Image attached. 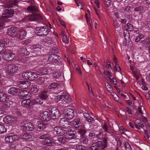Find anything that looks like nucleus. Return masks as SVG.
Here are the masks:
<instances>
[{
  "label": "nucleus",
  "instance_id": "obj_1",
  "mask_svg": "<svg viewBox=\"0 0 150 150\" xmlns=\"http://www.w3.org/2000/svg\"><path fill=\"white\" fill-rule=\"evenodd\" d=\"M38 74L35 72L32 71L24 72L22 76L25 79L32 81L36 79L38 77Z\"/></svg>",
  "mask_w": 150,
  "mask_h": 150
},
{
  "label": "nucleus",
  "instance_id": "obj_2",
  "mask_svg": "<svg viewBox=\"0 0 150 150\" xmlns=\"http://www.w3.org/2000/svg\"><path fill=\"white\" fill-rule=\"evenodd\" d=\"M36 32L39 36H43L47 35L50 32V30L46 26L40 27L36 28Z\"/></svg>",
  "mask_w": 150,
  "mask_h": 150
},
{
  "label": "nucleus",
  "instance_id": "obj_3",
  "mask_svg": "<svg viewBox=\"0 0 150 150\" xmlns=\"http://www.w3.org/2000/svg\"><path fill=\"white\" fill-rule=\"evenodd\" d=\"M2 53V55L4 58V60L6 61H10L13 59L15 57L14 53L9 50H6Z\"/></svg>",
  "mask_w": 150,
  "mask_h": 150
},
{
  "label": "nucleus",
  "instance_id": "obj_4",
  "mask_svg": "<svg viewBox=\"0 0 150 150\" xmlns=\"http://www.w3.org/2000/svg\"><path fill=\"white\" fill-rule=\"evenodd\" d=\"M25 18L27 20L30 21H37L41 20L42 19V17L39 14L33 13L29 14Z\"/></svg>",
  "mask_w": 150,
  "mask_h": 150
},
{
  "label": "nucleus",
  "instance_id": "obj_5",
  "mask_svg": "<svg viewBox=\"0 0 150 150\" xmlns=\"http://www.w3.org/2000/svg\"><path fill=\"white\" fill-rule=\"evenodd\" d=\"M23 129L27 131H32L35 129L34 125L30 122L27 121H23L22 123Z\"/></svg>",
  "mask_w": 150,
  "mask_h": 150
},
{
  "label": "nucleus",
  "instance_id": "obj_6",
  "mask_svg": "<svg viewBox=\"0 0 150 150\" xmlns=\"http://www.w3.org/2000/svg\"><path fill=\"white\" fill-rule=\"evenodd\" d=\"M49 110L51 113V118L53 119H56L60 116L59 111L55 108H49Z\"/></svg>",
  "mask_w": 150,
  "mask_h": 150
},
{
  "label": "nucleus",
  "instance_id": "obj_7",
  "mask_svg": "<svg viewBox=\"0 0 150 150\" xmlns=\"http://www.w3.org/2000/svg\"><path fill=\"white\" fill-rule=\"evenodd\" d=\"M56 57L54 59L52 64L57 66L58 68L63 69L64 68V64L62 59L58 55H56Z\"/></svg>",
  "mask_w": 150,
  "mask_h": 150
},
{
  "label": "nucleus",
  "instance_id": "obj_8",
  "mask_svg": "<svg viewBox=\"0 0 150 150\" xmlns=\"http://www.w3.org/2000/svg\"><path fill=\"white\" fill-rule=\"evenodd\" d=\"M74 112L73 110L71 109H65L63 111V114L64 116L66 117L69 120H71L74 116Z\"/></svg>",
  "mask_w": 150,
  "mask_h": 150
},
{
  "label": "nucleus",
  "instance_id": "obj_9",
  "mask_svg": "<svg viewBox=\"0 0 150 150\" xmlns=\"http://www.w3.org/2000/svg\"><path fill=\"white\" fill-rule=\"evenodd\" d=\"M13 13V10L7 6V8L4 10L2 14L3 17L8 18L12 17Z\"/></svg>",
  "mask_w": 150,
  "mask_h": 150
},
{
  "label": "nucleus",
  "instance_id": "obj_10",
  "mask_svg": "<svg viewBox=\"0 0 150 150\" xmlns=\"http://www.w3.org/2000/svg\"><path fill=\"white\" fill-rule=\"evenodd\" d=\"M59 125L64 128L67 129L71 127L70 122L65 118L60 119L59 122Z\"/></svg>",
  "mask_w": 150,
  "mask_h": 150
},
{
  "label": "nucleus",
  "instance_id": "obj_11",
  "mask_svg": "<svg viewBox=\"0 0 150 150\" xmlns=\"http://www.w3.org/2000/svg\"><path fill=\"white\" fill-rule=\"evenodd\" d=\"M27 34V32L24 30L17 31L14 35V37L18 39L22 40L23 39Z\"/></svg>",
  "mask_w": 150,
  "mask_h": 150
},
{
  "label": "nucleus",
  "instance_id": "obj_12",
  "mask_svg": "<svg viewBox=\"0 0 150 150\" xmlns=\"http://www.w3.org/2000/svg\"><path fill=\"white\" fill-rule=\"evenodd\" d=\"M59 85L58 83L54 82L51 83L48 87V89L50 91L56 93L59 89Z\"/></svg>",
  "mask_w": 150,
  "mask_h": 150
},
{
  "label": "nucleus",
  "instance_id": "obj_13",
  "mask_svg": "<svg viewBox=\"0 0 150 150\" xmlns=\"http://www.w3.org/2000/svg\"><path fill=\"white\" fill-rule=\"evenodd\" d=\"M41 120L46 122L48 121L51 118L50 113L47 111H44L41 114Z\"/></svg>",
  "mask_w": 150,
  "mask_h": 150
},
{
  "label": "nucleus",
  "instance_id": "obj_14",
  "mask_svg": "<svg viewBox=\"0 0 150 150\" xmlns=\"http://www.w3.org/2000/svg\"><path fill=\"white\" fill-rule=\"evenodd\" d=\"M19 96L20 98L23 99H29L30 98L31 93L28 91H23L20 92Z\"/></svg>",
  "mask_w": 150,
  "mask_h": 150
},
{
  "label": "nucleus",
  "instance_id": "obj_15",
  "mask_svg": "<svg viewBox=\"0 0 150 150\" xmlns=\"http://www.w3.org/2000/svg\"><path fill=\"white\" fill-rule=\"evenodd\" d=\"M18 30V28L16 27H12L8 29L7 31V34L12 37H14V35Z\"/></svg>",
  "mask_w": 150,
  "mask_h": 150
},
{
  "label": "nucleus",
  "instance_id": "obj_16",
  "mask_svg": "<svg viewBox=\"0 0 150 150\" xmlns=\"http://www.w3.org/2000/svg\"><path fill=\"white\" fill-rule=\"evenodd\" d=\"M60 35L63 36L62 41L64 44L63 45L64 46V45L69 42V36H67L66 32L64 30L62 31Z\"/></svg>",
  "mask_w": 150,
  "mask_h": 150
},
{
  "label": "nucleus",
  "instance_id": "obj_17",
  "mask_svg": "<svg viewBox=\"0 0 150 150\" xmlns=\"http://www.w3.org/2000/svg\"><path fill=\"white\" fill-rule=\"evenodd\" d=\"M18 83L19 87L24 89L28 88L31 84V83L28 81H19Z\"/></svg>",
  "mask_w": 150,
  "mask_h": 150
},
{
  "label": "nucleus",
  "instance_id": "obj_18",
  "mask_svg": "<svg viewBox=\"0 0 150 150\" xmlns=\"http://www.w3.org/2000/svg\"><path fill=\"white\" fill-rule=\"evenodd\" d=\"M61 96L62 99H62L63 102H65L66 103H68L71 101V99L67 93L64 92L62 93Z\"/></svg>",
  "mask_w": 150,
  "mask_h": 150
},
{
  "label": "nucleus",
  "instance_id": "obj_19",
  "mask_svg": "<svg viewBox=\"0 0 150 150\" xmlns=\"http://www.w3.org/2000/svg\"><path fill=\"white\" fill-rule=\"evenodd\" d=\"M38 72L42 75L48 74V71L47 69L45 67L38 66L37 67Z\"/></svg>",
  "mask_w": 150,
  "mask_h": 150
},
{
  "label": "nucleus",
  "instance_id": "obj_20",
  "mask_svg": "<svg viewBox=\"0 0 150 150\" xmlns=\"http://www.w3.org/2000/svg\"><path fill=\"white\" fill-rule=\"evenodd\" d=\"M102 146V142L98 141L92 144L91 147V150H98Z\"/></svg>",
  "mask_w": 150,
  "mask_h": 150
},
{
  "label": "nucleus",
  "instance_id": "obj_21",
  "mask_svg": "<svg viewBox=\"0 0 150 150\" xmlns=\"http://www.w3.org/2000/svg\"><path fill=\"white\" fill-rule=\"evenodd\" d=\"M7 5L8 8L13 7L14 6H17L18 3V0H7Z\"/></svg>",
  "mask_w": 150,
  "mask_h": 150
},
{
  "label": "nucleus",
  "instance_id": "obj_22",
  "mask_svg": "<svg viewBox=\"0 0 150 150\" xmlns=\"http://www.w3.org/2000/svg\"><path fill=\"white\" fill-rule=\"evenodd\" d=\"M20 92V89L14 87L11 88L8 91V93L11 95H15L17 93H19Z\"/></svg>",
  "mask_w": 150,
  "mask_h": 150
},
{
  "label": "nucleus",
  "instance_id": "obj_23",
  "mask_svg": "<svg viewBox=\"0 0 150 150\" xmlns=\"http://www.w3.org/2000/svg\"><path fill=\"white\" fill-rule=\"evenodd\" d=\"M76 132L74 130H70L67 132V137L70 139H74L76 138L77 135H76Z\"/></svg>",
  "mask_w": 150,
  "mask_h": 150
},
{
  "label": "nucleus",
  "instance_id": "obj_24",
  "mask_svg": "<svg viewBox=\"0 0 150 150\" xmlns=\"http://www.w3.org/2000/svg\"><path fill=\"white\" fill-rule=\"evenodd\" d=\"M14 121V118L12 116H6L3 119V121L5 123H11Z\"/></svg>",
  "mask_w": 150,
  "mask_h": 150
},
{
  "label": "nucleus",
  "instance_id": "obj_25",
  "mask_svg": "<svg viewBox=\"0 0 150 150\" xmlns=\"http://www.w3.org/2000/svg\"><path fill=\"white\" fill-rule=\"evenodd\" d=\"M23 106L28 107H31L33 105L32 100H24L22 101L21 102Z\"/></svg>",
  "mask_w": 150,
  "mask_h": 150
},
{
  "label": "nucleus",
  "instance_id": "obj_26",
  "mask_svg": "<svg viewBox=\"0 0 150 150\" xmlns=\"http://www.w3.org/2000/svg\"><path fill=\"white\" fill-rule=\"evenodd\" d=\"M33 105L36 104H41L43 103V99L40 97L36 98L32 100Z\"/></svg>",
  "mask_w": 150,
  "mask_h": 150
},
{
  "label": "nucleus",
  "instance_id": "obj_27",
  "mask_svg": "<svg viewBox=\"0 0 150 150\" xmlns=\"http://www.w3.org/2000/svg\"><path fill=\"white\" fill-rule=\"evenodd\" d=\"M81 124L80 119L79 118L75 119L73 122V125L74 127L76 128L80 127Z\"/></svg>",
  "mask_w": 150,
  "mask_h": 150
},
{
  "label": "nucleus",
  "instance_id": "obj_28",
  "mask_svg": "<svg viewBox=\"0 0 150 150\" xmlns=\"http://www.w3.org/2000/svg\"><path fill=\"white\" fill-rule=\"evenodd\" d=\"M7 100H9V98H7L6 94L4 92H0V101L4 102Z\"/></svg>",
  "mask_w": 150,
  "mask_h": 150
},
{
  "label": "nucleus",
  "instance_id": "obj_29",
  "mask_svg": "<svg viewBox=\"0 0 150 150\" xmlns=\"http://www.w3.org/2000/svg\"><path fill=\"white\" fill-rule=\"evenodd\" d=\"M16 139L14 135H10L6 137L5 139V141L8 143H12L14 142Z\"/></svg>",
  "mask_w": 150,
  "mask_h": 150
},
{
  "label": "nucleus",
  "instance_id": "obj_30",
  "mask_svg": "<svg viewBox=\"0 0 150 150\" xmlns=\"http://www.w3.org/2000/svg\"><path fill=\"white\" fill-rule=\"evenodd\" d=\"M20 68V67L16 65H13L9 68L10 72L12 73L16 72Z\"/></svg>",
  "mask_w": 150,
  "mask_h": 150
},
{
  "label": "nucleus",
  "instance_id": "obj_31",
  "mask_svg": "<svg viewBox=\"0 0 150 150\" xmlns=\"http://www.w3.org/2000/svg\"><path fill=\"white\" fill-rule=\"evenodd\" d=\"M27 10L28 11L31 12H38L39 11L37 7L33 5L31 6H28L27 8Z\"/></svg>",
  "mask_w": 150,
  "mask_h": 150
},
{
  "label": "nucleus",
  "instance_id": "obj_32",
  "mask_svg": "<svg viewBox=\"0 0 150 150\" xmlns=\"http://www.w3.org/2000/svg\"><path fill=\"white\" fill-rule=\"evenodd\" d=\"M48 92L46 91H42L40 94V97L42 99H45L48 97Z\"/></svg>",
  "mask_w": 150,
  "mask_h": 150
},
{
  "label": "nucleus",
  "instance_id": "obj_33",
  "mask_svg": "<svg viewBox=\"0 0 150 150\" xmlns=\"http://www.w3.org/2000/svg\"><path fill=\"white\" fill-rule=\"evenodd\" d=\"M83 115L86 120L88 122H94V119L91 117L88 113L85 112L83 113Z\"/></svg>",
  "mask_w": 150,
  "mask_h": 150
},
{
  "label": "nucleus",
  "instance_id": "obj_34",
  "mask_svg": "<svg viewBox=\"0 0 150 150\" xmlns=\"http://www.w3.org/2000/svg\"><path fill=\"white\" fill-rule=\"evenodd\" d=\"M3 105V107L4 108H9L12 107V102L10 100H6Z\"/></svg>",
  "mask_w": 150,
  "mask_h": 150
},
{
  "label": "nucleus",
  "instance_id": "obj_35",
  "mask_svg": "<svg viewBox=\"0 0 150 150\" xmlns=\"http://www.w3.org/2000/svg\"><path fill=\"white\" fill-rule=\"evenodd\" d=\"M57 55L52 54H50L48 58L47 62L50 63L52 64Z\"/></svg>",
  "mask_w": 150,
  "mask_h": 150
},
{
  "label": "nucleus",
  "instance_id": "obj_36",
  "mask_svg": "<svg viewBox=\"0 0 150 150\" xmlns=\"http://www.w3.org/2000/svg\"><path fill=\"white\" fill-rule=\"evenodd\" d=\"M20 51V54L23 56L28 55L30 54V52L26 48H21Z\"/></svg>",
  "mask_w": 150,
  "mask_h": 150
},
{
  "label": "nucleus",
  "instance_id": "obj_37",
  "mask_svg": "<svg viewBox=\"0 0 150 150\" xmlns=\"http://www.w3.org/2000/svg\"><path fill=\"white\" fill-rule=\"evenodd\" d=\"M21 137L23 139H24L25 140H28L31 137V135L29 134L24 133L22 134L21 136Z\"/></svg>",
  "mask_w": 150,
  "mask_h": 150
},
{
  "label": "nucleus",
  "instance_id": "obj_38",
  "mask_svg": "<svg viewBox=\"0 0 150 150\" xmlns=\"http://www.w3.org/2000/svg\"><path fill=\"white\" fill-rule=\"evenodd\" d=\"M45 81V78L44 77H39L37 81L36 84L39 86H41L44 83Z\"/></svg>",
  "mask_w": 150,
  "mask_h": 150
},
{
  "label": "nucleus",
  "instance_id": "obj_39",
  "mask_svg": "<svg viewBox=\"0 0 150 150\" xmlns=\"http://www.w3.org/2000/svg\"><path fill=\"white\" fill-rule=\"evenodd\" d=\"M42 48V46L39 44H35L33 45V48L37 50L39 52H40Z\"/></svg>",
  "mask_w": 150,
  "mask_h": 150
},
{
  "label": "nucleus",
  "instance_id": "obj_40",
  "mask_svg": "<svg viewBox=\"0 0 150 150\" xmlns=\"http://www.w3.org/2000/svg\"><path fill=\"white\" fill-rule=\"evenodd\" d=\"M42 87V86H41L36 84L33 86L32 89L33 90V92L36 93L38 91L39 89L41 88Z\"/></svg>",
  "mask_w": 150,
  "mask_h": 150
},
{
  "label": "nucleus",
  "instance_id": "obj_41",
  "mask_svg": "<svg viewBox=\"0 0 150 150\" xmlns=\"http://www.w3.org/2000/svg\"><path fill=\"white\" fill-rule=\"evenodd\" d=\"M144 10V7L142 5L138 6L135 7L134 9V11L136 12H138L139 13L142 12Z\"/></svg>",
  "mask_w": 150,
  "mask_h": 150
},
{
  "label": "nucleus",
  "instance_id": "obj_42",
  "mask_svg": "<svg viewBox=\"0 0 150 150\" xmlns=\"http://www.w3.org/2000/svg\"><path fill=\"white\" fill-rule=\"evenodd\" d=\"M39 129L41 130H44L47 127V125L45 123L42 122L39 123L38 125Z\"/></svg>",
  "mask_w": 150,
  "mask_h": 150
},
{
  "label": "nucleus",
  "instance_id": "obj_43",
  "mask_svg": "<svg viewBox=\"0 0 150 150\" xmlns=\"http://www.w3.org/2000/svg\"><path fill=\"white\" fill-rule=\"evenodd\" d=\"M57 140L59 143H64L67 141V139L64 137H59L58 138Z\"/></svg>",
  "mask_w": 150,
  "mask_h": 150
},
{
  "label": "nucleus",
  "instance_id": "obj_44",
  "mask_svg": "<svg viewBox=\"0 0 150 150\" xmlns=\"http://www.w3.org/2000/svg\"><path fill=\"white\" fill-rule=\"evenodd\" d=\"M5 45L4 43L0 42V53L2 54L5 51L6 49L4 48Z\"/></svg>",
  "mask_w": 150,
  "mask_h": 150
},
{
  "label": "nucleus",
  "instance_id": "obj_45",
  "mask_svg": "<svg viewBox=\"0 0 150 150\" xmlns=\"http://www.w3.org/2000/svg\"><path fill=\"white\" fill-rule=\"evenodd\" d=\"M77 150H88V148L82 145H78L76 147Z\"/></svg>",
  "mask_w": 150,
  "mask_h": 150
},
{
  "label": "nucleus",
  "instance_id": "obj_46",
  "mask_svg": "<svg viewBox=\"0 0 150 150\" xmlns=\"http://www.w3.org/2000/svg\"><path fill=\"white\" fill-rule=\"evenodd\" d=\"M56 133L59 135L65 136V133L64 130L60 128Z\"/></svg>",
  "mask_w": 150,
  "mask_h": 150
},
{
  "label": "nucleus",
  "instance_id": "obj_47",
  "mask_svg": "<svg viewBox=\"0 0 150 150\" xmlns=\"http://www.w3.org/2000/svg\"><path fill=\"white\" fill-rule=\"evenodd\" d=\"M45 42L47 44L50 45L53 42L52 39L50 37L47 38L44 40Z\"/></svg>",
  "mask_w": 150,
  "mask_h": 150
},
{
  "label": "nucleus",
  "instance_id": "obj_48",
  "mask_svg": "<svg viewBox=\"0 0 150 150\" xmlns=\"http://www.w3.org/2000/svg\"><path fill=\"white\" fill-rule=\"evenodd\" d=\"M141 42L143 43L145 46H147L150 44V39L148 38L144 40H141Z\"/></svg>",
  "mask_w": 150,
  "mask_h": 150
},
{
  "label": "nucleus",
  "instance_id": "obj_49",
  "mask_svg": "<svg viewBox=\"0 0 150 150\" xmlns=\"http://www.w3.org/2000/svg\"><path fill=\"white\" fill-rule=\"evenodd\" d=\"M80 141L83 144H87L88 142V139L85 137H81Z\"/></svg>",
  "mask_w": 150,
  "mask_h": 150
},
{
  "label": "nucleus",
  "instance_id": "obj_50",
  "mask_svg": "<svg viewBox=\"0 0 150 150\" xmlns=\"http://www.w3.org/2000/svg\"><path fill=\"white\" fill-rule=\"evenodd\" d=\"M124 144L126 150H132L129 143L126 142H124Z\"/></svg>",
  "mask_w": 150,
  "mask_h": 150
},
{
  "label": "nucleus",
  "instance_id": "obj_51",
  "mask_svg": "<svg viewBox=\"0 0 150 150\" xmlns=\"http://www.w3.org/2000/svg\"><path fill=\"white\" fill-rule=\"evenodd\" d=\"M6 129L2 125L0 124V134H2L6 132Z\"/></svg>",
  "mask_w": 150,
  "mask_h": 150
},
{
  "label": "nucleus",
  "instance_id": "obj_52",
  "mask_svg": "<svg viewBox=\"0 0 150 150\" xmlns=\"http://www.w3.org/2000/svg\"><path fill=\"white\" fill-rule=\"evenodd\" d=\"M107 139L105 138L103 139V143H102V147L103 148H105L107 146Z\"/></svg>",
  "mask_w": 150,
  "mask_h": 150
},
{
  "label": "nucleus",
  "instance_id": "obj_53",
  "mask_svg": "<svg viewBox=\"0 0 150 150\" xmlns=\"http://www.w3.org/2000/svg\"><path fill=\"white\" fill-rule=\"evenodd\" d=\"M52 143L50 140L47 139L45 140L44 143L47 146H51Z\"/></svg>",
  "mask_w": 150,
  "mask_h": 150
},
{
  "label": "nucleus",
  "instance_id": "obj_54",
  "mask_svg": "<svg viewBox=\"0 0 150 150\" xmlns=\"http://www.w3.org/2000/svg\"><path fill=\"white\" fill-rule=\"evenodd\" d=\"M62 97L61 96V95H58L54 99L55 102L56 103L58 102L59 101H62Z\"/></svg>",
  "mask_w": 150,
  "mask_h": 150
},
{
  "label": "nucleus",
  "instance_id": "obj_55",
  "mask_svg": "<svg viewBox=\"0 0 150 150\" xmlns=\"http://www.w3.org/2000/svg\"><path fill=\"white\" fill-rule=\"evenodd\" d=\"M119 131L120 132L123 134H125V131H128V130L126 128H124L123 126H120L119 128Z\"/></svg>",
  "mask_w": 150,
  "mask_h": 150
},
{
  "label": "nucleus",
  "instance_id": "obj_56",
  "mask_svg": "<svg viewBox=\"0 0 150 150\" xmlns=\"http://www.w3.org/2000/svg\"><path fill=\"white\" fill-rule=\"evenodd\" d=\"M124 37L126 40L127 38H129V34L127 30L124 31L123 32Z\"/></svg>",
  "mask_w": 150,
  "mask_h": 150
},
{
  "label": "nucleus",
  "instance_id": "obj_57",
  "mask_svg": "<svg viewBox=\"0 0 150 150\" xmlns=\"http://www.w3.org/2000/svg\"><path fill=\"white\" fill-rule=\"evenodd\" d=\"M61 74L59 72H55L54 74V77L55 78H58L61 76Z\"/></svg>",
  "mask_w": 150,
  "mask_h": 150
},
{
  "label": "nucleus",
  "instance_id": "obj_58",
  "mask_svg": "<svg viewBox=\"0 0 150 150\" xmlns=\"http://www.w3.org/2000/svg\"><path fill=\"white\" fill-rule=\"evenodd\" d=\"M86 132V131L85 129L79 130L78 131V133L80 134L81 135H83L85 134Z\"/></svg>",
  "mask_w": 150,
  "mask_h": 150
},
{
  "label": "nucleus",
  "instance_id": "obj_59",
  "mask_svg": "<svg viewBox=\"0 0 150 150\" xmlns=\"http://www.w3.org/2000/svg\"><path fill=\"white\" fill-rule=\"evenodd\" d=\"M114 70L116 71L120 72V71L121 70V69L117 64H115V66L114 67Z\"/></svg>",
  "mask_w": 150,
  "mask_h": 150
},
{
  "label": "nucleus",
  "instance_id": "obj_60",
  "mask_svg": "<svg viewBox=\"0 0 150 150\" xmlns=\"http://www.w3.org/2000/svg\"><path fill=\"white\" fill-rule=\"evenodd\" d=\"M105 85L106 86V88L108 91H112V88H111V86L110 84H109L108 83H107V84H105Z\"/></svg>",
  "mask_w": 150,
  "mask_h": 150
},
{
  "label": "nucleus",
  "instance_id": "obj_61",
  "mask_svg": "<svg viewBox=\"0 0 150 150\" xmlns=\"http://www.w3.org/2000/svg\"><path fill=\"white\" fill-rule=\"evenodd\" d=\"M139 126L141 127L142 128H143L144 127V125L142 123H138V125L136 124L135 125V127L137 129H139L140 128H139Z\"/></svg>",
  "mask_w": 150,
  "mask_h": 150
},
{
  "label": "nucleus",
  "instance_id": "obj_62",
  "mask_svg": "<svg viewBox=\"0 0 150 150\" xmlns=\"http://www.w3.org/2000/svg\"><path fill=\"white\" fill-rule=\"evenodd\" d=\"M102 128L105 132H108V128L106 124H105L103 125Z\"/></svg>",
  "mask_w": 150,
  "mask_h": 150
},
{
  "label": "nucleus",
  "instance_id": "obj_63",
  "mask_svg": "<svg viewBox=\"0 0 150 150\" xmlns=\"http://www.w3.org/2000/svg\"><path fill=\"white\" fill-rule=\"evenodd\" d=\"M104 2L107 7H109L111 4L110 0H105Z\"/></svg>",
  "mask_w": 150,
  "mask_h": 150
},
{
  "label": "nucleus",
  "instance_id": "obj_64",
  "mask_svg": "<svg viewBox=\"0 0 150 150\" xmlns=\"http://www.w3.org/2000/svg\"><path fill=\"white\" fill-rule=\"evenodd\" d=\"M110 82L111 83L115 85H116L117 84V81L114 78H112L111 80L110 81Z\"/></svg>",
  "mask_w": 150,
  "mask_h": 150
}]
</instances>
